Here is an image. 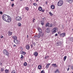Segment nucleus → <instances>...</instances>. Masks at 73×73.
I'll return each instance as SVG.
<instances>
[{
	"label": "nucleus",
	"mask_w": 73,
	"mask_h": 73,
	"mask_svg": "<svg viewBox=\"0 0 73 73\" xmlns=\"http://www.w3.org/2000/svg\"><path fill=\"white\" fill-rule=\"evenodd\" d=\"M68 67H70V65H69Z\"/></svg>",
	"instance_id": "4d7b16f0"
},
{
	"label": "nucleus",
	"mask_w": 73,
	"mask_h": 73,
	"mask_svg": "<svg viewBox=\"0 0 73 73\" xmlns=\"http://www.w3.org/2000/svg\"><path fill=\"white\" fill-rule=\"evenodd\" d=\"M22 0H21V1H22Z\"/></svg>",
	"instance_id": "69168bd1"
},
{
	"label": "nucleus",
	"mask_w": 73,
	"mask_h": 73,
	"mask_svg": "<svg viewBox=\"0 0 73 73\" xmlns=\"http://www.w3.org/2000/svg\"><path fill=\"white\" fill-rule=\"evenodd\" d=\"M32 43L34 46H36V43L35 42H32Z\"/></svg>",
	"instance_id": "f704fd0d"
},
{
	"label": "nucleus",
	"mask_w": 73,
	"mask_h": 73,
	"mask_svg": "<svg viewBox=\"0 0 73 73\" xmlns=\"http://www.w3.org/2000/svg\"><path fill=\"white\" fill-rule=\"evenodd\" d=\"M0 14H1V15H2V14H3V12L2 11H0Z\"/></svg>",
	"instance_id": "a18cd8bd"
},
{
	"label": "nucleus",
	"mask_w": 73,
	"mask_h": 73,
	"mask_svg": "<svg viewBox=\"0 0 73 73\" xmlns=\"http://www.w3.org/2000/svg\"><path fill=\"white\" fill-rule=\"evenodd\" d=\"M45 4L46 5L48 4V2H45Z\"/></svg>",
	"instance_id": "49530a36"
},
{
	"label": "nucleus",
	"mask_w": 73,
	"mask_h": 73,
	"mask_svg": "<svg viewBox=\"0 0 73 73\" xmlns=\"http://www.w3.org/2000/svg\"><path fill=\"white\" fill-rule=\"evenodd\" d=\"M46 32L47 33H49L50 32V29H47L46 30Z\"/></svg>",
	"instance_id": "ddd939ff"
},
{
	"label": "nucleus",
	"mask_w": 73,
	"mask_h": 73,
	"mask_svg": "<svg viewBox=\"0 0 73 73\" xmlns=\"http://www.w3.org/2000/svg\"><path fill=\"white\" fill-rule=\"evenodd\" d=\"M33 44H31V48H33Z\"/></svg>",
	"instance_id": "a19ab883"
},
{
	"label": "nucleus",
	"mask_w": 73,
	"mask_h": 73,
	"mask_svg": "<svg viewBox=\"0 0 73 73\" xmlns=\"http://www.w3.org/2000/svg\"><path fill=\"white\" fill-rule=\"evenodd\" d=\"M42 9V8L41 7H40L38 8V10L40 11H41Z\"/></svg>",
	"instance_id": "dca6fc26"
},
{
	"label": "nucleus",
	"mask_w": 73,
	"mask_h": 73,
	"mask_svg": "<svg viewBox=\"0 0 73 73\" xmlns=\"http://www.w3.org/2000/svg\"><path fill=\"white\" fill-rule=\"evenodd\" d=\"M48 57H49V56H46L44 58H45V59H47V58H48Z\"/></svg>",
	"instance_id": "c9c22d12"
},
{
	"label": "nucleus",
	"mask_w": 73,
	"mask_h": 73,
	"mask_svg": "<svg viewBox=\"0 0 73 73\" xmlns=\"http://www.w3.org/2000/svg\"><path fill=\"white\" fill-rule=\"evenodd\" d=\"M37 37V36L35 35L34 36V38L36 40V38Z\"/></svg>",
	"instance_id": "72a5a7b5"
},
{
	"label": "nucleus",
	"mask_w": 73,
	"mask_h": 73,
	"mask_svg": "<svg viewBox=\"0 0 73 73\" xmlns=\"http://www.w3.org/2000/svg\"><path fill=\"white\" fill-rule=\"evenodd\" d=\"M13 6H14V3H13L11 5V7H13Z\"/></svg>",
	"instance_id": "c03bdc74"
},
{
	"label": "nucleus",
	"mask_w": 73,
	"mask_h": 73,
	"mask_svg": "<svg viewBox=\"0 0 73 73\" xmlns=\"http://www.w3.org/2000/svg\"><path fill=\"white\" fill-rule=\"evenodd\" d=\"M13 46L14 47H16V45H15V44H14V45H13Z\"/></svg>",
	"instance_id": "603ef678"
},
{
	"label": "nucleus",
	"mask_w": 73,
	"mask_h": 73,
	"mask_svg": "<svg viewBox=\"0 0 73 73\" xmlns=\"http://www.w3.org/2000/svg\"><path fill=\"white\" fill-rule=\"evenodd\" d=\"M39 0H36V1H38Z\"/></svg>",
	"instance_id": "13d9d810"
},
{
	"label": "nucleus",
	"mask_w": 73,
	"mask_h": 73,
	"mask_svg": "<svg viewBox=\"0 0 73 73\" xmlns=\"http://www.w3.org/2000/svg\"><path fill=\"white\" fill-rule=\"evenodd\" d=\"M16 71H15V70H13L12 71L11 73H16Z\"/></svg>",
	"instance_id": "ea45409f"
},
{
	"label": "nucleus",
	"mask_w": 73,
	"mask_h": 73,
	"mask_svg": "<svg viewBox=\"0 0 73 73\" xmlns=\"http://www.w3.org/2000/svg\"><path fill=\"white\" fill-rule=\"evenodd\" d=\"M42 19H44V18H42Z\"/></svg>",
	"instance_id": "338daca9"
},
{
	"label": "nucleus",
	"mask_w": 73,
	"mask_h": 73,
	"mask_svg": "<svg viewBox=\"0 0 73 73\" xmlns=\"http://www.w3.org/2000/svg\"><path fill=\"white\" fill-rule=\"evenodd\" d=\"M3 38V36H1V38Z\"/></svg>",
	"instance_id": "5fc2aeb1"
},
{
	"label": "nucleus",
	"mask_w": 73,
	"mask_h": 73,
	"mask_svg": "<svg viewBox=\"0 0 73 73\" xmlns=\"http://www.w3.org/2000/svg\"><path fill=\"white\" fill-rule=\"evenodd\" d=\"M41 36V34H38L37 35V37L38 38H40Z\"/></svg>",
	"instance_id": "393cba45"
},
{
	"label": "nucleus",
	"mask_w": 73,
	"mask_h": 73,
	"mask_svg": "<svg viewBox=\"0 0 73 73\" xmlns=\"http://www.w3.org/2000/svg\"><path fill=\"white\" fill-rule=\"evenodd\" d=\"M4 70V68H2L1 69V72H3Z\"/></svg>",
	"instance_id": "4be33fe9"
},
{
	"label": "nucleus",
	"mask_w": 73,
	"mask_h": 73,
	"mask_svg": "<svg viewBox=\"0 0 73 73\" xmlns=\"http://www.w3.org/2000/svg\"><path fill=\"white\" fill-rule=\"evenodd\" d=\"M5 72L6 73H9V70L6 69L5 70Z\"/></svg>",
	"instance_id": "5701e85b"
},
{
	"label": "nucleus",
	"mask_w": 73,
	"mask_h": 73,
	"mask_svg": "<svg viewBox=\"0 0 73 73\" xmlns=\"http://www.w3.org/2000/svg\"><path fill=\"white\" fill-rule=\"evenodd\" d=\"M41 34H40L41 37H44V33H41Z\"/></svg>",
	"instance_id": "cd10ccee"
},
{
	"label": "nucleus",
	"mask_w": 73,
	"mask_h": 73,
	"mask_svg": "<svg viewBox=\"0 0 73 73\" xmlns=\"http://www.w3.org/2000/svg\"><path fill=\"white\" fill-rule=\"evenodd\" d=\"M55 73H60V71L58 70V69H57L55 71Z\"/></svg>",
	"instance_id": "412c9836"
},
{
	"label": "nucleus",
	"mask_w": 73,
	"mask_h": 73,
	"mask_svg": "<svg viewBox=\"0 0 73 73\" xmlns=\"http://www.w3.org/2000/svg\"><path fill=\"white\" fill-rule=\"evenodd\" d=\"M72 31H73V29H72Z\"/></svg>",
	"instance_id": "0e129e2a"
},
{
	"label": "nucleus",
	"mask_w": 73,
	"mask_h": 73,
	"mask_svg": "<svg viewBox=\"0 0 73 73\" xmlns=\"http://www.w3.org/2000/svg\"><path fill=\"white\" fill-rule=\"evenodd\" d=\"M2 19L4 21H5L7 23H9L12 21L11 18L7 15L4 14L2 16Z\"/></svg>",
	"instance_id": "f257e3e1"
},
{
	"label": "nucleus",
	"mask_w": 73,
	"mask_h": 73,
	"mask_svg": "<svg viewBox=\"0 0 73 73\" xmlns=\"http://www.w3.org/2000/svg\"><path fill=\"white\" fill-rule=\"evenodd\" d=\"M8 36H11V35H12L13 33L12 32H11V31H8L7 32Z\"/></svg>",
	"instance_id": "423d86ee"
},
{
	"label": "nucleus",
	"mask_w": 73,
	"mask_h": 73,
	"mask_svg": "<svg viewBox=\"0 0 73 73\" xmlns=\"http://www.w3.org/2000/svg\"><path fill=\"white\" fill-rule=\"evenodd\" d=\"M66 57H67L66 56H65L64 57V61H65L66 60Z\"/></svg>",
	"instance_id": "bb28decb"
},
{
	"label": "nucleus",
	"mask_w": 73,
	"mask_h": 73,
	"mask_svg": "<svg viewBox=\"0 0 73 73\" xmlns=\"http://www.w3.org/2000/svg\"><path fill=\"white\" fill-rule=\"evenodd\" d=\"M63 4H64V1L62 0H60L57 3L58 6L59 7L62 6L63 5Z\"/></svg>",
	"instance_id": "7ed1b4c3"
},
{
	"label": "nucleus",
	"mask_w": 73,
	"mask_h": 73,
	"mask_svg": "<svg viewBox=\"0 0 73 73\" xmlns=\"http://www.w3.org/2000/svg\"><path fill=\"white\" fill-rule=\"evenodd\" d=\"M16 42L15 43V44H17H17H20V41H19L17 40H16Z\"/></svg>",
	"instance_id": "a211bd4d"
},
{
	"label": "nucleus",
	"mask_w": 73,
	"mask_h": 73,
	"mask_svg": "<svg viewBox=\"0 0 73 73\" xmlns=\"http://www.w3.org/2000/svg\"><path fill=\"white\" fill-rule=\"evenodd\" d=\"M52 66H54V67H57V65H56V64H52Z\"/></svg>",
	"instance_id": "aec40b11"
},
{
	"label": "nucleus",
	"mask_w": 73,
	"mask_h": 73,
	"mask_svg": "<svg viewBox=\"0 0 73 73\" xmlns=\"http://www.w3.org/2000/svg\"><path fill=\"white\" fill-rule=\"evenodd\" d=\"M13 38L14 39V40H17V36H13Z\"/></svg>",
	"instance_id": "4468645a"
},
{
	"label": "nucleus",
	"mask_w": 73,
	"mask_h": 73,
	"mask_svg": "<svg viewBox=\"0 0 73 73\" xmlns=\"http://www.w3.org/2000/svg\"><path fill=\"white\" fill-rule=\"evenodd\" d=\"M42 66L40 65H39L38 66V68L39 69H41Z\"/></svg>",
	"instance_id": "a878e982"
},
{
	"label": "nucleus",
	"mask_w": 73,
	"mask_h": 73,
	"mask_svg": "<svg viewBox=\"0 0 73 73\" xmlns=\"http://www.w3.org/2000/svg\"><path fill=\"white\" fill-rule=\"evenodd\" d=\"M66 1H67V2H68L70 4L72 3L73 2V1L72 0H66Z\"/></svg>",
	"instance_id": "f8f14e48"
},
{
	"label": "nucleus",
	"mask_w": 73,
	"mask_h": 73,
	"mask_svg": "<svg viewBox=\"0 0 73 73\" xmlns=\"http://www.w3.org/2000/svg\"><path fill=\"white\" fill-rule=\"evenodd\" d=\"M34 54L35 56H38V53L37 52H34Z\"/></svg>",
	"instance_id": "9b49d317"
},
{
	"label": "nucleus",
	"mask_w": 73,
	"mask_h": 73,
	"mask_svg": "<svg viewBox=\"0 0 73 73\" xmlns=\"http://www.w3.org/2000/svg\"><path fill=\"white\" fill-rule=\"evenodd\" d=\"M55 36H58V34H55Z\"/></svg>",
	"instance_id": "de8ad7c7"
},
{
	"label": "nucleus",
	"mask_w": 73,
	"mask_h": 73,
	"mask_svg": "<svg viewBox=\"0 0 73 73\" xmlns=\"http://www.w3.org/2000/svg\"><path fill=\"white\" fill-rule=\"evenodd\" d=\"M72 73H73V72H72Z\"/></svg>",
	"instance_id": "774afa93"
},
{
	"label": "nucleus",
	"mask_w": 73,
	"mask_h": 73,
	"mask_svg": "<svg viewBox=\"0 0 73 73\" xmlns=\"http://www.w3.org/2000/svg\"><path fill=\"white\" fill-rule=\"evenodd\" d=\"M26 48L27 49V50H29L30 49V46L29 45H27L26 46Z\"/></svg>",
	"instance_id": "9d476101"
},
{
	"label": "nucleus",
	"mask_w": 73,
	"mask_h": 73,
	"mask_svg": "<svg viewBox=\"0 0 73 73\" xmlns=\"http://www.w3.org/2000/svg\"><path fill=\"white\" fill-rule=\"evenodd\" d=\"M69 70V68H67V71H68Z\"/></svg>",
	"instance_id": "864d4df0"
},
{
	"label": "nucleus",
	"mask_w": 73,
	"mask_h": 73,
	"mask_svg": "<svg viewBox=\"0 0 73 73\" xmlns=\"http://www.w3.org/2000/svg\"><path fill=\"white\" fill-rule=\"evenodd\" d=\"M49 14L50 15V16H52L53 15V14H52V13L51 12H49Z\"/></svg>",
	"instance_id": "4c0bfd02"
},
{
	"label": "nucleus",
	"mask_w": 73,
	"mask_h": 73,
	"mask_svg": "<svg viewBox=\"0 0 73 73\" xmlns=\"http://www.w3.org/2000/svg\"><path fill=\"white\" fill-rule=\"evenodd\" d=\"M34 21H33V23H34Z\"/></svg>",
	"instance_id": "680f3d73"
},
{
	"label": "nucleus",
	"mask_w": 73,
	"mask_h": 73,
	"mask_svg": "<svg viewBox=\"0 0 73 73\" xmlns=\"http://www.w3.org/2000/svg\"><path fill=\"white\" fill-rule=\"evenodd\" d=\"M65 33H64L60 34V36L61 37H65Z\"/></svg>",
	"instance_id": "39448f33"
},
{
	"label": "nucleus",
	"mask_w": 73,
	"mask_h": 73,
	"mask_svg": "<svg viewBox=\"0 0 73 73\" xmlns=\"http://www.w3.org/2000/svg\"><path fill=\"white\" fill-rule=\"evenodd\" d=\"M21 23H18V26H19V27H21Z\"/></svg>",
	"instance_id": "58836bf2"
},
{
	"label": "nucleus",
	"mask_w": 73,
	"mask_h": 73,
	"mask_svg": "<svg viewBox=\"0 0 73 73\" xmlns=\"http://www.w3.org/2000/svg\"><path fill=\"white\" fill-rule=\"evenodd\" d=\"M1 64H2V63L1 62H0V65H1Z\"/></svg>",
	"instance_id": "6e6d98bb"
},
{
	"label": "nucleus",
	"mask_w": 73,
	"mask_h": 73,
	"mask_svg": "<svg viewBox=\"0 0 73 73\" xmlns=\"http://www.w3.org/2000/svg\"><path fill=\"white\" fill-rule=\"evenodd\" d=\"M42 12H44V11H45V10L44 9L42 10Z\"/></svg>",
	"instance_id": "3c124183"
},
{
	"label": "nucleus",
	"mask_w": 73,
	"mask_h": 73,
	"mask_svg": "<svg viewBox=\"0 0 73 73\" xmlns=\"http://www.w3.org/2000/svg\"><path fill=\"white\" fill-rule=\"evenodd\" d=\"M50 7L52 9H54V6L53 5H52L50 6Z\"/></svg>",
	"instance_id": "f3484780"
},
{
	"label": "nucleus",
	"mask_w": 73,
	"mask_h": 73,
	"mask_svg": "<svg viewBox=\"0 0 73 73\" xmlns=\"http://www.w3.org/2000/svg\"><path fill=\"white\" fill-rule=\"evenodd\" d=\"M16 40L14 39V40H13V41L14 42H15V43H16V42H15L16 41H15Z\"/></svg>",
	"instance_id": "8fccbe9b"
},
{
	"label": "nucleus",
	"mask_w": 73,
	"mask_h": 73,
	"mask_svg": "<svg viewBox=\"0 0 73 73\" xmlns=\"http://www.w3.org/2000/svg\"><path fill=\"white\" fill-rule=\"evenodd\" d=\"M35 19H34L33 21H35Z\"/></svg>",
	"instance_id": "e2e57ef3"
},
{
	"label": "nucleus",
	"mask_w": 73,
	"mask_h": 73,
	"mask_svg": "<svg viewBox=\"0 0 73 73\" xmlns=\"http://www.w3.org/2000/svg\"><path fill=\"white\" fill-rule=\"evenodd\" d=\"M41 73H45V72H44V71L42 70L41 71Z\"/></svg>",
	"instance_id": "37998d69"
},
{
	"label": "nucleus",
	"mask_w": 73,
	"mask_h": 73,
	"mask_svg": "<svg viewBox=\"0 0 73 73\" xmlns=\"http://www.w3.org/2000/svg\"><path fill=\"white\" fill-rule=\"evenodd\" d=\"M41 24L42 25H44V23L43 21H41Z\"/></svg>",
	"instance_id": "473e14b6"
},
{
	"label": "nucleus",
	"mask_w": 73,
	"mask_h": 73,
	"mask_svg": "<svg viewBox=\"0 0 73 73\" xmlns=\"http://www.w3.org/2000/svg\"><path fill=\"white\" fill-rule=\"evenodd\" d=\"M27 65H28V64H27V63L26 62H25L24 63V66H27Z\"/></svg>",
	"instance_id": "b1692460"
},
{
	"label": "nucleus",
	"mask_w": 73,
	"mask_h": 73,
	"mask_svg": "<svg viewBox=\"0 0 73 73\" xmlns=\"http://www.w3.org/2000/svg\"><path fill=\"white\" fill-rule=\"evenodd\" d=\"M26 53V52L23 51V54H22L23 55H25V54Z\"/></svg>",
	"instance_id": "e433bc0d"
},
{
	"label": "nucleus",
	"mask_w": 73,
	"mask_h": 73,
	"mask_svg": "<svg viewBox=\"0 0 73 73\" xmlns=\"http://www.w3.org/2000/svg\"><path fill=\"white\" fill-rule=\"evenodd\" d=\"M50 65V64H47V65H46V68H48L49 67V65Z\"/></svg>",
	"instance_id": "2eb2a0df"
},
{
	"label": "nucleus",
	"mask_w": 73,
	"mask_h": 73,
	"mask_svg": "<svg viewBox=\"0 0 73 73\" xmlns=\"http://www.w3.org/2000/svg\"><path fill=\"white\" fill-rule=\"evenodd\" d=\"M21 59H23L24 58V56H23V55H21Z\"/></svg>",
	"instance_id": "7c9ffc66"
},
{
	"label": "nucleus",
	"mask_w": 73,
	"mask_h": 73,
	"mask_svg": "<svg viewBox=\"0 0 73 73\" xmlns=\"http://www.w3.org/2000/svg\"><path fill=\"white\" fill-rule=\"evenodd\" d=\"M53 26L52 24L49 23V22H48L46 25V27H50V28L53 27Z\"/></svg>",
	"instance_id": "20e7f679"
},
{
	"label": "nucleus",
	"mask_w": 73,
	"mask_h": 73,
	"mask_svg": "<svg viewBox=\"0 0 73 73\" xmlns=\"http://www.w3.org/2000/svg\"><path fill=\"white\" fill-rule=\"evenodd\" d=\"M60 33H61V31H59V32H58V34H60Z\"/></svg>",
	"instance_id": "09e8293b"
},
{
	"label": "nucleus",
	"mask_w": 73,
	"mask_h": 73,
	"mask_svg": "<svg viewBox=\"0 0 73 73\" xmlns=\"http://www.w3.org/2000/svg\"><path fill=\"white\" fill-rule=\"evenodd\" d=\"M25 9L26 11H28L29 10V8L28 7H25Z\"/></svg>",
	"instance_id": "6ab92c4d"
},
{
	"label": "nucleus",
	"mask_w": 73,
	"mask_h": 73,
	"mask_svg": "<svg viewBox=\"0 0 73 73\" xmlns=\"http://www.w3.org/2000/svg\"><path fill=\"white\" fill-rule=\"evenodd\" d=\"M61 45V42L57 43V45H58V46H59V45Z\"/></svg>",
	"instance_id": "c756f323"
},
{
	"label": "nucleus",
	"mask_w": 73,
	"mask_h": 73,
	"mask_svg": "<svg viewBox=\"0 0 73 73\" xmlns=\"http://www.w3.org/2000/svg\"><path fill=\"white\" fill-rule=\"evenodd\" d=\"M3 54L4 55L7 56V57L9 56V52H8L6 50H4L3 51Z\"/></svg>",
	"instance_id": "f03ea898"
},
{
	"label": "nucleus",
	"mask_w": 73,
	"mask_h": 73,
	"mask_svg": "<svg viewBox=\"0 0 73 73\" xmlns=\"http://www.w3.org/2000/svg\"><path fill=\"white\" fill-rule=\"evenodd\" d=\"M16 20L19 21L21 20V18L19 17H17L16 18Z\"/></svg>",
	"instance_id": "6e6552de"
},
{
	"label": "nucleus",
	"mask_w": 73,
	"mask_h": 73,
	"mask_svg": "<svg viewBox=\"0 0 73 73\" xmlns=\"http://www.w3.org/2000/svg\"><path fill=\"white\" fill-rule=\"evenodd\" d=\"M33 5L34 6H36V5H37V4L36 3H33Z\"/></svg>",
	"instance_id": "2f4dec72"
},
{
	"label": "nucleus",
	"mask_w": 73,
	"mask_h": 73,
	"mask_svg": "<svg viewBox=\"0 0 73 73\" xmlns=\"http://www.w3.org/2000/svg\"><path fill=\"white\" fill-rule=\"evenodd\" d=\"M70 40L71 41H72V42H73V37L71 38H70Z\"/></svg>",
	"instance_id": "c85d7f7f"
},
{
	"label": "nucleus",
	"mask_w": 73,
	"mask_h": 73,
	"mask_svg": "<svg viewBox=\"0 0 73 73\" xmlns=\"http://www.w3.org/2000/svg\"><path fill=\"white\" fill-rule=\"evenodd\" d=\"M58 29L57 28H55L53 29V33H56V31H57Z\"/></svg>",
	"instance_id": "0eeeda50"
},
{
	"label": "nucleus",
	"mask_w": 73,
	"mask_h": 73,
	"mask_svg": "<svg viewBox=\"0 0 73 73\" xmlns=\"http://www.w3.org/2000/svg\"><path fill=\"white\" fill-rule=\"evenodd\" d=\"M27 38H28V35H27Z\"/></svg>",
	"instance_id": "052dcab7"
},
{
	"label": "nucleus",
	"mask_w": 73,
	"mask_h": 73,
	"mask_svg": "<svg viewBox=\"0 0 73 73\" xmlns=\"http://www.w3.org/2000/svg\"><path fill=\"white\" fill-rule=\"evenodd\" d=\"M11 1H14V0H11Z\"/></svg>",
	"instance_id": "bf43d9fd"
},
{
	"label": "nucleus",
	"mask_w": 73,
	"mask_h": 73,
	"mask_svg": "<svg viewBox=\"0 0 73 73\" xmlns=\"http://www.w3.org/2000/svg\"><path fill=\"white\" fill-rule=\"evenodd\" d=\"M23 51H21L20 52V53H21V54H23Z\"/></svg>",
	"instance_id": "79ce46f5"
},
{
	"label": "nucleus",
	"mask_w": 73,
	"mask_h": 73,
	"mask_svg": "<svg viewBox=\"0 0 73 73\" xmlns=\"http://www.w3.org/2000/svg\"><path fill=\"white\" fill-rule=\"evenodd\" d=\"M38 32L40 34H41L42 33V30L40 28H38Z\"/></svg>",
	"instance_id": "1a4fd4ad"
}]
</instances>
